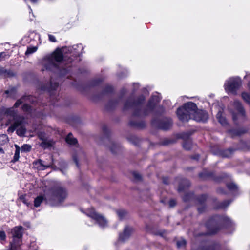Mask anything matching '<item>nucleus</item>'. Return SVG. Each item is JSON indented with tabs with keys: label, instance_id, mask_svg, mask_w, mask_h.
Wrapping results in <instances>:
<instances>
[{
	"label": "nucleus",
	"instance_id": "obj_1",
	"mask_svg": "<svg viewBox=\"0 0 250 250\" xmlns=\"http://www.w3.org/2000/svg\"><path fill=\"white\" fill-rule=\"evenodd\" d=\"M161 98L159 95H153L149 100L147 104L144 106L145 98L144 95H140L136 98L130 96L124 104L123 110H132L131 119L129 124L133 127L143 128L146 126V123L143 121H135V118H141L149 114L154 113L155 115L162 114L165 112L163 106H159L156 108L157 104L160 102Z\"/></svg>",
	"mask_w": 250,
	"mask_h": 250
},
{
	"label": "nucleus",
	"instance_id": "obj_2",
	"mask_svg": "<svg viewBox=\"0 0 250 250\" xmlns=\"http://www.w3.org/2000/svg\"><path fill=\"white\" fill-rule=\"evenodd\" d=\"M63 53L61 49H57L53 53L45 56L42 61V64L46 70L56 74L59 77L67 74L69 70L67 68H62Z\"/></svg>",
	"mask_w": 250,
	"mask_h": 250
},
{
	"label": "nucleus",
	"instance_id": "obj_3",
	"mask_svg": "<svg viewBox=\"0 0 250 250\" xmlns=\"http://www.w3.org/2000/svg\"><path fill=\"white\" fill-rule=\"evenodd\" d=\"M177 115L180 120L187 122L192 119L197 122H205L208 119V114L204 110H199L196 104L191 102H188L179 107Z\"/></svg>",
	"mask_w": 250,
	"mask_h": 250
},
{
	"label": "nucleus",
	"instance_id": "obj_4",
	"mask_svg": "<svg viewBox=\"0 0 250 250\" xmlns=\"http://www.w3.org/2000/svg\"><path fill=\"white\" fill-rule=\"evenodd\" d=\"M33 97L31 95H25L21 99L18 100L15 103L13 107L8 108L6 110L5 113L7 116L12 117L14 120V123L8 128V133H13L18 126L22 125L24 122V118L23 116L17 115V112L14 109V108L18 107L24 102L29 101L33 102Z\"/></svg>",
	"mask_w": 250,
	"mask_h": 250
},
{
	"label": "nucleus",
	"instance_id": "obj_5",
	"mask_svg": "<svg viewBox=\"0 0 250 250\" xmlns=\"http://www.w3.org/2000/svg\"><path fill=\"white\" fill-rule=\"evenodd\" d=\"M67 191L60 186H55L45 193L46 203L52 206L61 205L67 197Z\"/></svg>",
	"mask_w": 250,
	"mask_h": 250
},
{
	"label": "nucleus",
	"instance_id": "obj_6",
	"mask_svg": "<svg viewBox=\"0 0 250 250\" xmlns=\"http://www.w3.org/2000/svg\"><path fill=\"white\" fill-rule=\"evenodd\" d=\"M222 223L226 228L231 227L233 225L232 221L226 216L215 215L210 218L206 223L208 229V234L216 233L220 229V224Z\"/></svg>",
	"mask_w": 250,
	"mask_h": 250
},
{
	"label": "nucleus",
	"instance_id": "obj_7",
	"mask_svg": "<svg viewBox=\"0 0 250 250\" xmlns=\"http://www.w3.org/2000/svg\"><path fill=\"white\" fill-rule=\"evenodd\" d=\"M241 80L239 77H232L227 80L225 84L226 91L232 93H235L236 90L241 85Z\"/></svg>",
	"mask_w": 250,
	"mask_h": 250
},
{
	"label": "nucleus",
	"instance_id": "obj_8",
	"mask_svg": "<svg viewBox=\"0 0 250 250\" xmlns=\"http://www.w3.org/2000/svg\"><path fill=\"white\" fill-rule=\"evenodd\" d=\"M233 106L237 113L235 112H232V119L235 124H238L239 120H243L245 117V111L241 103L238 101H234Z\"/></svg>",
	"mask_w": 250,
	"mask_h": 250
},
{
	"label": "nucleus",
	"instance_id": "obj_9",
	"mask_svg": "<svg viewBox=\"0 0 250 250\" xmlns=\"http://www.w3.org/2000/svg\"><path fill=\"white\" fill-rule=\"evenodd\" d=\"M85 214L88 217L94 220L100 227L104 228L107 226V222L101 215L97 213L94 209L91 208L87 210Z\"/></svg>",
	"mask_w": 250,
	"mask_h": 250
},
{
	"label": "nucleus",
	"instance_id": "obj_10",
	"mask_svg": "<svg viewBox=\"0 0 250 250\" xmlns=\"http://www.w3.org/2000/svg\"><path fill=\"white\" fill-rule=\"evenodd\" d=\"M58 85V82L54 81L53 76H51L49 83L42 85L41 89L43 91H47L50 95V99L54 100L55 91Z\"/></svg>",
	"mask_w": 250,
	"mask_h": 250
},
{
	"label": "nucleus",
	"instance_id": "obj_11",
	"mask_svg": "<svg viewBox=\"0 0 250 250\" xmlns=\"http://www.w3.org/2000/svg\"><path fill=\"white\" fill-rule=\"evenodd\" d=\"M152 124L160 129L167 130L171 126L172 122L170 118H163L160 121H157L155 119H153Z\"/></svg>",
	"mask_w": 250,
	"mask_h": 250
},
{
	"label": "nucleus",
	"instance_id": "obj_12",
	"mask_svg": "<svg viewBox=\"0 0 250 250\" xmlns=\"http://www.w3.org/2000/svg\"><path fill=\"white\" fill-rule=\"evenodd\" d=\"M49 161H43L41 159H39L33 162L34 166H37L38 164H40V166L42 167H40L39 166H37V169L40 170H44L47 168L52 167L53 166V159L52 156H49Z\"/></svg>",
	"mask_w": 250,
	"mask_h": 250
},
{
	"label": "nucleus",
	"instance_id": "obj_13",
	"mask_svg": "<svg viewBox=\"0 0 250 250\" xmlns=\"http://www.w3.org/2000/svg\"><path fill=\"white\" fill-rule=\"evenodd\" d=\"M127 90L125 88L122 89L121 91V96L119 97L110 100L106 105L107 110H112L117 107L120 102L121 101L123 96L126 93Z\"/></svg>",
	"mask_w": 250,
	"mask_h": 250
},
{
	"label": "nucleus",
	"instance_id": "obj_14",
	"mask_svg": "<svg viewBox=\"0 0 250 250\" xmlns=\"http://www.w3.org/2000/svg\"><path fill=\"white\" fill-rule=\"evenodd\" d=\"M133 231V229L131 227H125L123 233L119 234V240L122 242H124L127 240L130 236Z\"/></svg>",
	"mask_w": 250,
	"mask_h": 250
},
{
	"label": "nucleus",
	"instance_id": "obj_15",
	"mask_svg": "<svg viewBox=\"0 0 250 250\" xmlns=\"http://www.w3.org/2000/svg\"><path fill=\"white\" fill-rule=\"evenodd\" d=\"M199 176L201 178L203 179H206L207 178H212L214 181L217 182H220L222 181V177H216L214 176V173L212 172H204L203 173H201L199 174Z\"/></svg>",
	"mask_w": 250,
	"mask_h": 250
},
{
	"label": "nucleus",
	"instance_id": "obj_16",
	"mask_svg": "<svg viewBox=\"0 0 250 250\" xmlns=\"http://www.w3.org/2000/svg\"><path fill=\"white\" fill-rule=\"evenodd\" d=\"M207 196L205 194L201 195L200 196H199L197 198L198 204L202 206L201 207L198 208V210L200 213L203 212L206 208V207L204 204L205 201L207 200Z\"/></svg>",
	"mask_w": 250,
	"mask_h": 250
},
{
	"label": "nucleus",
	"instance_id": "obj_17",
	"mask_svg": "<svg viewBox=\"0 0 250 250\" xmlns=\"http://www.w3.org/2000/svg\"><path fill=\"white\" fill-rule=\"evenodd\" d=\"M190 185V183L188 179H184L179 183L178 187V191L182 192L188 188Z\"/></svg>",
	"mask_w": 250,
	"mask_h": 250
},
{
	"label": "nucleus",
	"instance_id": "obj_18",
	"mask_svg": "<svg viewBox=\"0 0 250 250\" xmlns=\"http://www.w3.org/2000/svg\"><path fill=\"white\" fill-rule=\"evenodd\" d=\"M220 246L218 244H213L209 247H200L197 250H195L193 247L191 250H219Z\"/></svg>",
	"mask_w": 250,
	"mask_h": 250
},
{
	"label": "nucleus",
	"instance_id": "obj_19",
	"mask_svg": "<svg viewBox=\"0 0 250 250\" xmlns=\"http://www.w3.org/2000/svg\"><path fill=\"white\" fill-rule=\"evenodd\" d=\"M111 152L112 153L116 154L120 148L119 144L115 143L113 141H110V146H109Z\"/></svg>",
	"mask_w": 250,
	"mask_h": 250
},
{
	"label": "nucleus",
	"instance_id": "obj_20",
	"mask_svg": "<svg viewBox=\"0 0 250 250\" xmlns=\"http://www.w3.org/2000/svg\"><path fill=\"white\" fill-rule=\"evenodd\" d=\"M33 98V102L32 101V99H31V101H27L25 102H24L23 103H25L22 106V109L23 111H26V112H30L31 111V106L29 105L27 103H34L36 101V98L35 97L32 96Z\"/></svg>",
	"mask_w": 250,
	"mask_h": 250
},
{
	"label": "nucleus",
	"instance_id": "obj_21",
	"mask_svg": "<svg viewBox=\"0 0 250 250\" xmlns=\"http://www.w3.org/2000/svg\"><path fill=\"white\" fill-rule=\"evenodd\" d=\"M66 142L70 145H75L77 143V140L76 138H74L71 133H68L65 138Z\"/></svg>",
	"mask_w": 250,
	"mask_h": 250
},
{
	"label": "nucleus",
	"instance_id": "obj_22",
	"mask_svg": "<svg viewBox=\"0 0 250 250\" xmlns=\"http://www.w3.org/2000/svg\"><path fill=\"white\" fill-rule=\"evenodd\" d=\"M44 201L46 202L45 200V195H40L37 196L34 200V206L36 207H38L40 206L41 203Z\"/></svg>",
	"mask_w": 250,
	"mask_h": 250
},
{
	"label": "nucleus",
	"instance_id": "obj_23",
	"mask_svg": "<svg viewBox=\"0 0 250 250\" xmlns=\"http://www.w3.org/2000/svg\"><path fill=\"white\" fill-rule=\"evenodd\" d=\"M226 186L232 192H236L238 190L237 186L233 182L228 183Z\"/></svg>",
	"mask_w": 250,
	"mask_h": 250
},
{
	"label": "nucleus",
	"instance_id": "obj_24",
	"mask_svg": "<svg viewBox=\"0 0 250 250\" xmlns=\"http://www.w3.org/2000/svg\"><path fill=\"white\" fill-rule=\"evenodd\" d=\"M234 151V149L229 148L226 150H222L220 152V155L223 157H230Z\"/></svg>",
	"mask_w": 250,
	"mask_h": 250
},
{
	"label": "nucleus",
	"instance_id": "obj_25",
	"mask_svg": "<svg viewBox=\"0 0 250 250\" xmlns=\"http://www.w3.org/2000/svg\"><path fill=\"white\" fill-rule=\"evenodd\" d=\"M231 201L225 200L222 202L219 203L215 208L216 209L225 208L227 207L230 203Z\"/></svg>",
	"mask_w": 250,
	"mask_h": 250
},
{
	"label": "nucleus",
	"instance_id": "obj_26",
	"mask_svg": "<svg viewBox=\"0 0 250 250\" xmlns=\"http://www.w3.org/2000/svg\"><path fill=\"white\" fill-rule=\"evenodd\" d=\"M216 117L218 120V122L222 125H225L227 124V122L224 117L222 116V112L219 111L216 115Z\"/></svg>",
	"mask_w": 250,
	"mask_h": 250
},
{
	"label": "nucleus",
	"instance_id": "obj_27",
	"mask_svg": "<svg viewBox=\"0 0 250 250\" xmlns=\"http://www.w3.org/2000/svg\"><path fill=\"white\" fill-rule=\"evenodd\" d=\"M127 139L130 142L135 146L138 145L140 141V139L135 135H130Z\"/></svg>",
	"mask_w": 250,
	"mask_h": 250
},
{
	"label": "nucleus",
	"instance_id": "obj_28",
	"mask_svg": "<svg viewBox=\"0 0 250 250\" xmlns=\"http://www.w3.org/2000/svg\"><path fill=\"white\" fill-rule=\"evenodd\" d=\"M23 124V123L22 125H19L18 127L20 126V127L18 128L16 130L17 135L20 136H24L26 131L25 128L22 126Z\"/></svg>",
	"mask_w": 250,
	"mask_h": 250
},
{
	"label": "nucleus",
	"instance_id": "obj_29",
	"mask_svg": "<svg viewBox=\"0 0 250 250\" xmlns=\"http://www.w3.org/2000/svg\"><path fill=\"white\" fill-rule=\"evenodd\" d=\"M15 146L16 147V150L12 160L14 162H16L19 160L20 158V147L17 145H15Z\"/></svg>",
	"mask_w": 250,
	"mask_h": 250
},
{
	"label": "nucleus",
	"instance_id": "obj_30",
	"mask_svg": "<svg viewBox=\"0 0 250 250\" xmlns=\"http://www.w3.org/2000/svg\"><path fill=\"white\" fill-rule=\"evenodd\" d=\"M113 91V88L110 85H106L105 88L103 89L102 95H104L111 93Z\"/></svg>",
	"mask_w": 250,
	"mask_h": 250
},
{
	"label": "nucleus",
	"instance_id": "obj_31",
	"mask_svg": "<svg viewBox=\"0 0 250 250\" xmlns=\"http://www.w3.org/2000/svg\"><path fill=\"white\" fill-rule=\"evenodd\" d=\"M117 213L120 219H123L127 215V212L124 209H120L117 211Z\"/></svg>",
	"mask_w": 250,
	"mask_h": 250
},
{
	"label": "nucleus",
	"instance_id": "obj_32",
	"mask_svg": "<svg viewBox=\"0 0 250 250\" xmlns=\"http://www.w3.org/2000/svg\"><path fill=\"white\" fill-rule=\"evenodd\" d=\"M8 137L6 134L0 135V145H4L8 142Z\"/></svg>",
	"mask_w": 250,
	"mask_h": 250
},
{
	"label": "nucleus",
	"instance_id": "obj_33",
	"mask_svg": "<svg viewBox=\"0 0 250 250\" xmlns=\"http://www.w3.org/2000/svg\"><path fill=\"white\" fill-rule=\"evenodd\" d=\"M38 49L37 46L28 47L25 52V55H28L35 52Z\"/></svg>",
	"mask_w": 250,
	"mask_h": 250
},
{
	"label": "nucleus",
	"instance_id": "obj_34",
	"mask_svg": "<svg viewBox=\"0 0 250 250\" xmlns=\"http://www.w3.org/2000/svg\"><path fill=\"white\" fill-rule=\"evenodd\" d=\"M183 147L186 150H190L191 148V142L189 140H186L183 143Z\"/></svg>",
	"mask_w": 250,
	"mask_h": 250
},
{
	"label": "nucleus",
	"instance_id": "obj_35",
	"mask_svg": "<svg viewBox=\"0 0 250 250\" xmlns=\"http://www.w3.org/2000/svg\"><path fill=\"white\" fill-rule=\"evenodd\" d=\"M176 244L178 248H183L186 246V241L185 239H181L177 241Z\"/></svg>",
	"mask_w": 250,
	"mask_h": 250
},
{
	"label": "nucleus",
	"instance_id": "obj_36",
	"mask_svg": "<svg viewBox=\"0 0 250 250\" xmlns=\"http://www.w3.org/2000/svg\"><path fill=\"white\" fill-rule=\"evenodd\" d=\"M193 196V194L192 193H187L184 195L183 199L184 201H188L190 200Z\"/></svg>",
	"mask_w": 250,
	"mask_h": 250
},
{
	"label": "nucleus",
	"instance_id": "obj_37",
	"mask_svg": "<svg viewBox=\"0 0 250 250\" xmlns=\"http://www.w3.org/2000/svg\"><path fill=\"white\" fill-rule=\"evenodd\" d=\"M31 149V146L27 144L23 145L21 147L22 152H29Z\"/></svg>",
	"mask_w": 250,
	"mask_h": 250
},
{
	"label": "nucleus",
	"instance_id": "obj_38",
	"mask_svg": "<svg viewBox=\"0 0 250 250\" xmlns=\"http://www.w3.org/2000/svg\"><path fill=\"white\" fill-rule=\"evenodd\" d=\"M134 180L136 181H139L141 180V175L137 172H133L132 173Z\"/></svg>",
	"mask_w": 250,
	"mask_h": 250
},
{
	"label": "nucleus",
	"instance_id": "obj_39",
	"mask_svg": "<svg viewBox=\"0 0 250 250\" xmlns=\"http://www.w3.org/2000/svg\"><path fill=\"white\" fill-rule=\"evenodd\" d=\"M14 75H15L14 73L12 71H11L10 70H7L5 69V72L3 74V76L5 77H11L14 76Z\"/></svg>",
	"mask_w": 250,
	"mask_h": 250
},
{
	"label": "nucleus",
	"instance_id": "obj_40",
	"mask_svg": "<svg viewBox=\"0 0 250 250\" xmlns=\"http://www.w3.org/2000/svg\"><path fill=\"white\" fill-rule=\"evenodd\" d=\"M9 57V55L7 54L6 52H2L0 53V61L6 58H8Z\"/></svg>",
	"mask_w": 250,
	"mask_h": 250
},
{
	"label": "nucleus",
	"instance_id": "obj_41",
	"mask_svg": "<svg viewBox=\"0 0 250 250\" xmlns=\"http://www.w3.org/2000/svg\"><path fill=\"white\" fill-rule=\"evenodd\" d=\"M15 92V88H13L10 90H7L5 91V93L8 95L9 96H11L12 94H14Z\"/></svg>",
	"mask_w": 250,
	"mask_h": 250
},
{
	"label": "nucleus",
	"instance_id": "obj_42",
	"mask_svg": "<svg viewBox=\"0 0 250 250\" xmlns=\"http://www.w3.org/2000/svg\"><path fill=\"white\" fill-rule=\"evenodd\" d=\"M6 239V234L4 231H0V239L1 241L5 240Z\"/></svg>",
	"mask_w": 250,
	"mask_h": 250
},
{
	"label": "nucleus",
	"instance_id": "obj_43",
	"mask_svg": "<svg viewBox=\"0 0 250 250\" xmlns=\"http://www.w3.org/2000/svg\"><path fill=\"white\" fill-rule=\"evenodd\" d=\"M102 81H103V80L102 79H100V78L95 79V80H94L93 81L92 85H96L98 84H99V83H100L101 82H102Z\"/></svg>",
	"mask_w": 250,
	"mask_h": 250
},
{
	"label": "nucleus",
	"instance_id": "obj_44",
	"mask_svg": "<svg viewBox=\"0 0 250 250\" xmlns=\"http://www.w3.org/2000/svg\"><path fill=\"white\" fill-rule=\"evenodd\" d=\"M48 37L49 40L51 42H55L57 41L55 37L53 35L49 34Z\"/></svg>",
	"mask_w": 250,
	"mask_h": 250
},
{
	"label": "nucleus",
	"instance_id": "obj_45",
	"mask_svg": "<svg viewBox=\"0 0 250 250\" xmlns=\"http://www.w3.org/2000/svg\"><path fill=\"white\" fill-rule=\"evenodd\" d=\"M231 132L233 134L236 135H240L242 133H244V132H240L239 130L235 129L232 130Z\"/></svg>",
	"mask_w": 250,
	"mask_h": 250
},
{
	"label": "nucleus",
	"instance_id": "obj_46",
	"mask_svg": "<svg viewBox=\"0 0 250 250\" xmlns=\"http://www.w3.org/2000/svg\"><path fill=\"white\" fill-rule=\"evenodd\" d=\"M103 131L105 134H107L108 133V129L106 125H104L102 128Z\"/></svg>",
	"mask_w": 250,
	"mask_h": 250
},
{
	"label": "nucleus",
	"instance_id": "obj_47",
	"mask_svg": "<svg viewBox=\"0 0 250 250\" xmlns=\"http://www.w3.org/2000/svg\"><path fill=\"white\" fill-rule=\"evenodd\" d=\"M176 204V202L174 200H171L169 202V205L170 207H173Z\"/></svg>",
	"mask_w": 250,
	"mask_h": 250
},
{
	"label": "nucleus",
	"instance_id": "obj_48",
	"mask_svg": "<svg viewBox=\"0 0 250 250\" xmlns=\"http://www.w3.org/2000/svg\"><path fill=\"white\" fill-rule=\"evenodd\" d=\"M217 192L219 193H221V194H226V193L225 191V190L222 188H218L217 190Z\"/></svg>",
	"mask_w": 250,
	"mask_h": 250
},
{
	"label": "nucleus",
	"instance_id": "obj_49",
	"mask_svg": "<svg viewBox=\"0 0 250 250\" xmlns=\"http://www.w3.org/2000/svg\"><path fill=\"white\" fill-rule=\"evenodd\" d=\"M78 47L81 48L82 49H83V47H82V45L81 44H77V45H74L73 46V49L74 50H76Z\"/></svg>",
	"mask_w": 250,
	"mask_h": 250
},
{
	"label": "nucleus",
	"instance_id": "obj_50",
	"mask_svg": "<svg viewBox=\"0 0 250 250\" xmlns=\"http://www.w3.org/2000/svg\"><path fill=\"white\" fill-rule=\"evenodd\" d=\"M5 72V69L3 67H0V75H3Z\"/></svg>",
	"mask_w": 250,
	"mask_h": 250
},
{
	"label": "nucleus",
	"instance_id": "obj_51",
	"mask_svg": "<svg viewBox=\"0 0 250 250\" xmlns=\"http://www.w3.org/2000/svg\"><path fill=\"white\" fill-rule=\"evenodd\" d=\"M73 160L74 161L76 166L78 167H79L78 161L77 160V157L75 156H73Z\"/></svg>",
	"mask_w": 250,
	"mask_h": 250
},
{
	"label": "nucleus",
	"instance_id": "obj_52",
	"mask_svg": "<svg viewBox=\"0 0 250 250\" xmlns=\"http://www.w3.org/2000/svg\"><path fill=\"white\" fill-rule=\"evenodd\" d=\"M171 143V141L170 140H166L164 141L163 143V145H167Z\"/></svg>",
	"mask_w": 250,
	"mask_h": 250
},
{
	"label": "nucleus",
	"instance_id": "obj_53",
	"mask_svg": "<svg viewBox=\"0 0 250 250\" xmlns=\"http://www.w3.org/2000/svg\"><path fill=\"white\" fill-rule=\"evenodd\" d=\"M192 158L193 159H195V160H198L199 159V155L198 154H196L195 155H194L193 156H192Z\"/></svg>",
	"mask_w": 250,
	"mask_h": 250
},
{
	"label": "nucleus",
	"instance_id": "obj_54",
	"mask_svg": "<svg viewBox=\"0 0 250 250\" xmlns=\"http://www.w3.org/2000/svg\"><path fill=\"white\" fill-rule=\"evenodd\" d=\"M133 85H134V90L135 91V88H137L138 87H139V84L138 83H134L133 84Z\"/></svg>",
	"mask_w": 250,
	"mask_h": 250
},
{
	"label": "nucleus",
	"instance_id": "obj_55",
	"mask_svg": "<svg viewBox=\"0 0 250 250\" xmlns=\"http://www.w3.org/2000/svg\"><path fill=\"white\" fill-rule=\"evenodd\" d=\"M165 231H161V232H159V234L160 235H161V236H164V234H165Z\"/></svg>",
	"mask_w": 250,
	"mask_h": 250
},
{
	"label": "nucleus",
	"instance_id": "obj_56",
	"mask_svg": "<svg viewBox=\"0 0 250 250\" xmlns=\"http://www.w3.org/2000/svg\"><path fill=\"white\" fill-rule=\"evenodd\" d=\"M4 153V152L3 150L1 148H0V153H2L3 154Z\"/></svg>",
	"mask_w": 250,
	"mask_h": 250
},
{
	"label": "nucleus",
	"instance_id": "obj_57",
	"mask_svg": "<svg viewBox=\"0 0 250 250\" xmlns=\"http://www.w3.org/2000/svg\"><path fill=\"white\" fill-rule=\"evenodd\" d=\"M32 2L36 3L37 1V0H30Z\"/></svg>",
	"mask_w": 250,
	"mask_h": 250
},
{
	"label": "nucleus",
	"instance_id": "obj_58",
	"mask_svg": "<svg viewBox=\"0 0 250 250\" xmlns=\"http://www.w3.org/2000/svg\"><path fill=\"white\" fill-rule=\"evenodd\" d=\"M39 166L40 167H42L41 166H40V164H38L37 166H34L35 167H36V168H37V166Z\"/></svg>",
	"mask_w": 250,
	"mask_h": 250
},
{
	"label": "nucleus",
	"instance_id": "obj_59",
	"mask_svg": "<svg viewBox=\"0 0 250 250\" xmlns=\"http://www.w3.org/2000/svg\"><path fill=\"white\" fill-rule=\"evenodd\" d=\"M23 203H25V204H26V202L24 200L23 201Z\"/></svg>",
	"mask_w": 250,
	"mask_h": 250
}]
</instances>
